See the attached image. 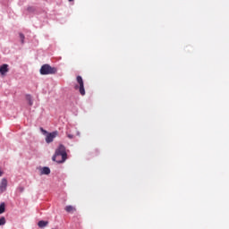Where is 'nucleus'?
Masks as SVG:
<instances>
[{
    "instance_id": "f257e3e1",
    "label": "nucleus",
    "mask_w": 229,
    "mask_h": 229,
    "mask_svg": "<svg viewBox=\"0 0 229 229\" xmlns=\"http://www.w3.org/2000/svg\"><path fill=\"white\" fill-rule=\"evenodd\" d=\"M53 162H57V164H64L67 160V152L65 151V146L63 144L55 149V153L52 157Z\"/></svg>"
},
{
    "instance_id": "f03ea898",
    "label": "nucleus",
    "mask_w": 229,
    "mask_h": 229,
    "mask_svg": "<svg viewBox=\"0 0 229 229\" xmlns=\"http://www.w3.org/2000/svg\"><path fill=\"white\" fill-rule=\"evenodd\" d=\"M40 74L43 76H47L49 74H56L58 69L56 67H52L49 64H43L39 70Z\"/></svg>"
},
{
    "instance_id": "7ed1b4c3",
    "label": "nucleus",
    "mask_w": 229,
    "mask_h": 229,
    "mask_svg": "<svg viewBox=\"0 0 229 229\" xmlns=\"http://www.w3.org/2000/svg\"><path fill=\"white\" fill-rule=\"evenodd\" d=\"M77 83H79V86H75V90L79 89L81 96H85V85L83 83V78H81L80 75L77 76Z\"/></svg>"
},
{
    "instance_id": "20e7f679",
    "label": "nucleus",
    "mask_w": 229,
    "mask_h": 229,
    "mask_svg": "<svg viewBox=\"0 0 229 229\" xmlns=\"http://www.w3.org/2000/svg\"><path fill=\"white\" fill-rule=\"evenodd\" d=\"M56 137H58V131H56L48 133L46 137V143L51 144V142H53V140H55V139H56Z\"/></svg>"
},
{
    "instance_id": "39448f33",
    "label": "nucleus",
    "mask_w": 229,
    "mask_h": 229,
    "mask_svg": "<svg viewBox=\"0 0 229 229\" xmlns=\"http://www.w3.org/2000/svg\"><path fill=\"white\" fill-rule=\"evenodd\" d=\"M10 68H8V64H2L0 66V74L1 76H6V73L9 72Z\"/></svg>"
},
{
    "instance_id": "423d86ee",
    "label": "nucleus",
    "mask_w": 229,
    "mask_h": 229,
    "mask_svg": "<svg viewBox=\"0 0 229 229\" xmlns=\"http://www.w3.org/2000/svg\"><path fill=\"white\" fill-rule=\"evenodd\" d=\"M8 187V181L6 179H2L0 183V192L3 193L4 191H6V188Z\"/></svg>"
},
{
    "instance_id": "0eeeda50",
    "label": "nucleus",
    "mask_w": 229,
    "mask_h": 229,
    "mask_svg": "<svg viewBox=\"0 0 229 229\" xmlns=\"http://www.w3.org/2000/svg\"><path fill=\"white\" fill-rule=\"evenodd\" d=\"M40 174H51V169H49L47 166H45L40 169Z\"/></svg>"
},
{
    "instance_id": "6e6552de",
    "label": "nucleus",
    "mask_w": 229,
    "mask_h": 229,
    "mask_svg": "<svg viewBox=\"0 0 229 229\" xmlns=\"http://www.w3.org/2000/svg\"><path fill=\"white\" fill-rule=\"evenodd\" d=\"M64 210H66L69 214H72V212H76V208L72 206H66Z\"/></svg>"
},
{
    "instance_id": "1a4fd4ad",
    "label": "nucleus",
    "mask_w": 229,
    "mask_h": 229,
    "mask_svg": "<svg viewBox=\"0 0 229 229\" xmlns=\"http://www.w3.org/2000/svg\"><path fill=\"white\" fill-rule=\"evenodd\" d=\"M47 225H49V222L47 221H44V220H41L38 223V225L39 226V228H45V226Z\"/></svg>"
},
{
    "instance_id": "9d476101",
    "label": "nucleus",
    "mask_w": 229,
    "mask_h": 229,
    "mask_svg": "<svg viewBox=\"0 0 229 229\" xmlns=\"http://www.w3.org/2000/svg\"><path fill=\"white\" fill-rule=\"evenodd\" d=\"M26 99L29 102L30 106H33V98L31 95H26Z\"/></svg>"
},
{
    "instance_id": "9b49d317",
    "label": "nucleus",
    "mask_w": 229,
    "mask_h": 229,
    "mask_svg": "<svg viewBox=\"0 0 229 229\" xmlns=\"http://www.w3.org/2000/svg\"><path fill=\"white\" fill-rule=\"evenodd\" d=\"M4 210H5V205H4V202H3L0 205V214H4Z\"/></svg>"
},
{
    "instance_id": "f8f14e48",
    "label": "nucleus",
    "mask_w": 229,
    "mask_h": 229,
    "mask_svg": "<svg viewBox=\"0 0 229 229\" xmlns=\"http://www.w3.org/2000/svg\"><path fill=\"white\" fill-rule=\"evenodd\" d=\"M4 225H6V218H4V216H2L0 218V226H3Z\"/></svg>"
},
{
    "instance_id": "ddd939ff",
    "label": "nucleus",
    "mask_w": 229,
    "mask_h": 229,
    "mask_svg": "<svg viewBox=\"0 0 229 229\" xmlns=\"http://www.w3.org/2000/svg\"><path fill=\"white\" fill-rule=\"evenodd\" d=\"M20 38L21 40V43L24 44V34H20Z\"/></svg>"
},
{
    "instance_id": "4468645a",
    "label": "nucleus",
    "mask_w": 229,
    "mask_h": 229,
    "mask_svg": "<svg viewBox=\"0 0 229 229\" xmlns=\"http://www.w3.org/2000/svg\"><path fill=\"white\" fill-rule=\"evenodd\" d=\"M67 137H68V139H74V135H72V134H68Z\"/></svg>"
},
{
    "instance_id": "2eb2a0df",
    "label": "nucleus",
    "mask_w": 229,
    "mask_h": 229,
    "mask_svg": "<svg viewBox=\"0 0 229 229\" xmlns=\"http://www.w3.org/2000/svg\"><path fill=\"white\" fill-rule=\"evenodd\" d=\"M19 191H20V192H23L24 191V188L23 187H20Z\"/></svg>"
},
{
    "instance_id": "dca6fc26",
    "label": "nucleus",
    "mask_w": 229,
    "mask_h": 229,
    "mask_svg": "<svg viewBox=\"0 0 229 229\" xmlns=\"http://www.w3.org/2000/svg\"><path fill=\"white\" fill-rule=\"evenodd\" d=\"M41 131H43V133H47V131H45L44 129L41 128Z\"/></svg>"
},
{
    "instance_id": "f3484780",
    "label": "nucleus",
    "mask_w": 229,
    "mask_h": 229,
    "mask_svg": "<svg viewBox=\"0 0 229 229\" xmlns=\"http://www.w3.org/2000/svg\"><path fill=\"white\" fill-rule=\"evenodd\" d=\"M41 131H43V133H47V131H45L44 129L41 128Z\"/></svg>"
},
{
    "instance_id": "a211bd4d",
    "label": "nucleus",
    "mask_w": 229,
    "mask_h": 229,
    "mask_svg": "<svg viewBox=\"0 0 229 229\" xmlns=\"http://www.w3.org/2000/svg\"><path fill=\"white\" fill-rule=\"evenodd\" d=\"M0 176H3V172L0 171Z\"/></svg>"
},
{
    "instance_id": "6ab92c4d",
    "label": "nucleus",
    "mask_w": 229,
    "mask_h": 229,
    "mask_svg": "<svg viewBox=\"0 0 229 229\" xmlns=\"http://www.w3.org/2000/svg\"><path fill=\"white\" fill-rule=\"evenodd\" d=\"M70 3H72V1H74V0H68Z\"/></svg>"
}]
</instances>
